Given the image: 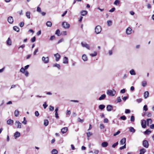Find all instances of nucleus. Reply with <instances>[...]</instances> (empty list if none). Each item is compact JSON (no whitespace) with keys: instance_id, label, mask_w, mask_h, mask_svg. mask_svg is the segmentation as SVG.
I'll list each match as a JSON object with an SVG mask.
<instances>
[{"instance_id":"1","label":"nucleus","mask_w":154,"mask_h":154,"mask_svg":"<svg viewBox=\"0 0 154 154\" xmlns=\"http://www.w3.org/2000/svg\"><path fill=\"white\" fill-rule=\"evenodd\" d=\"M107 94L110 96H114L116 93V91L114 90H109L106 92Z\"/></svg>"},{"instance_id":"2","label":"nucleus","mask_w":154,"mask_h":154,"mask_svg":"<svg viewBox=\"0 0 154 154\" xmlns=\"http://www.w3.org/2000/svg\"><path fill=\"white\" fill-rule=\"evenodd\" d=\"M102 29L101 26H97L95 29V32L97 34L100 33L101 32Z\"/></svg>"},{"instance_id":"3","label":"nucleus","mask_w":154,"mask_h":154,"mask_svg":"<svg viewBox=\"0 0 154 154\" xmlns=\"http://www.w3.org/2000/svg\"><path fill=\"white\" fill-rule=\"evenodd\" d=\"M62 26L65 29H69L70 26V24L66 22H63L62 23Z\"/></svg>"},{"instance_id":"4","label":"nucleus","mask_w":154,"mask_h":154,"mask_svg":"<svg viewBox=\"0 0 154 154\" xmlns=\"http://www.w3.org/2000/svg\"><path fill=\"white\" fill-rule=\"evenodd\" d=\"M81 45L83 47H85L88 49L90 50V46L86 43L82 42Z\"/></svg>"},{"instance_id":"5","label":"nucleus","mask_w":154,"mask_h":154,"mask_svg":"<svg viewBox=\"0 0 154 154\" xmlns=\"http://www.w3.org/2000/svg\"><path fill=\"white\" fill-rule=\"evenodd\" d=\"M143 146L146 148H148L149 146V143L147 140H144L143 141Z\"/></svg>"},{"instance_id":"6","label":"nucleus","mask_w":154,"mask_h":154,"mask_svg":"<svg viewBox=\"0 0 154 154\" xmlns=\"http://www.w3.org/2000/svg\"><path fill=\"white\" fill-rule=\"evenodd\" d=\"M42 61L45 63H47L49 62V58L48 57H43L42 58Z\"/></svg>"},{"instance_id":"7","label":"nucleus","mask_w":154,"mask_h":154,"mask_svg":"<svg viewBox=\"0 0 154 154\" xmlns=\"http://www.w3.org/2000/svg\"><path fill=\"white\" fill-rule=\"evenodd\" d=\"M15 125L17 126V128H21V123L19 121H16L15 123Z\"/></svg>"},{"instance_id":"8","label":"nucleus","mask_w":154,"mask_h":154,"mask_svg":"<svg viewBox=\"0 0 154 154\" xmlns=\"http://www.w3.org/2000/svg\"><path fill=\"white\" fill-rule=\"evenodd\" d=\"M146 121L145 120H142L141 122L142 127L143 128H145L146 127Z\"/></svg>"},{"instance_id":"9","label":"nucleus","mask_w":154,"mask_h":154,"mask_svg":"<svg viewBox=\"0 0 154 154\" xmlns=\"http://www.w3.org/2000/svg\"><path fill=\"white\" fill-rule=\"evenodd\" d=\"M8 21L10 24H12L13 22V19L12 16H10L8 18Z\"/></svg>"},{"instance_id":"10","label":"nucleus","mask_w":154,"mask_h":154,"mask_svg":"<svg viewBox=\"0 0 154 154\" xmlns=\"http://www.w3.org/2000/svg\"><path fill=\"white\" fill-rule=\"evenodd\" d=\"M131 29L129 27L126 30V33L127 35H130L131 33Z\"/></svg>"},{"instance_id":"11","label":"nucleus","mask_w":154,"mask_h":154,"mask_svg":"<svg viewBox=\"0 0 154 154\" xmlns=\"http://www.w3.org/2000/svg\"><path fill=\"white\" fill-rule=\"evenodd\" d=\"M20 133L18 131H17L14 134V136L15 139H16L19 137L20 136Z\"/></svg>"},{"instance_id":"12","label":"nucleus","mask_w":154,"mask_h":154,"mask_svg":"<svg viewBox=\"0 0 154 154\" xmlns=\"http://www.w3.org/2000/svg\"><path fill=\"white\" fill-rule=\"evenodd\" d=\"M61 132L63 134H64L66 133L68 130V128L67 127H65L63 128L61 130Z\"/></svg>"},{"instance_id":"13","label":"nucleus","mask_w":154,"mask_h":154,"mask_svg":"<svg viewBox=\"0 0 154 154\" xmlns=\"http://www.w3.org/2000/svg\"><path fill=\"white\" fill-rule=\"evenodd\" d=\"M54 57L56 58V60L57 61L59 60L60 58V55L58 53H57L54 55Z\"/></svg>"},{"instance_id":"14","label":"nucleus","mask_w":154,"mask_h":154,"mask_svg":"<svg viewBox=\"0 0 154 154\" xmlns=\"http://www.w3.org/2000/svg\"><path fill=\"white\" fill-rule=\"evenodd\" d=\"M112 108V106L110 105H107L106 107V109L108 111H111Z\"/></svg>"},{"instance_id":"15","label":"nucleus","mask_w":154,"mask_h":154,"mask_svg":"<svg viewBox=\"0 0 154 154\" xmlns=\"http://www.w3.org/2000/svg\"><path fill=\"white\" fill-rule=\"evenodd\" d=\"M6 43L7 45L10 46L12 44V42L10 38H8L6 41Z\"/></svg>"},{"instance_id":"16","label":"nucleus","mask_w":154,"mask_h":154,"mask_svg":"<svg viewBox=\"0 0 154 154\" xmlns=\"http://www.w3.org/2000/svg\"><path fill=\"white\" fill-rule=\"evenodd\" d=\"M88 12L85 10H82L81 12V15L82 16H84L87 14Z\"/></svg>"},{"instance_id":"17","label":"nucleus","mask_w":154,"mask_h":154,"mask_svg":"<svg viewBox=\"0 0 154 154\" xmlns=\"http://www.w3.org/2000/svg\"><path fill=\"white\" fill-rule=\"evenodd\" d=\"M108 144L106 142H104L102 143L101 146L104 147H107L108 146Z\"/></svg>"},{"instance_id":"18","label":"nucleus","mask_w":154,"mask_h":154,"mask_svg":"<svg viewBox=\"0 0 154 154\" xmlns=\"http://www.w3.org/2000/svg\"><path fill=\"white\" fill-rule=\"evenodd\" d=\"M82 59L84 61H87L88 60V57L85 54H83L82 56Z\"/></svg>"},{"instance_id":"19","label":"nucleus","mask_w":154,"mask_h":154,"mask_svg":"<svg viewBox=\"0 0 154 154\" xmlns=\"http://www.w3.org/2000/svg\"><path fill=\"white\" fill-rule=\"evenodd\" d=\"M7 124L9 125H12L14 122L13 120L10 119L7 121Z\"/></svg>"},{"instance_id":"20","label":"nucleus","mask_w":154,"mask_h":154,"mask_svg":"<svg viewBox=\"0 0 154 154\" xmlns=\"http://www.w3.org/2000/svg\"><path fill=\"white\" fill-rule=\"evenodd\" d=\"M149 96V93L148 91H146L144 94V96L145 99L147 98Z\"/></svg>"},{"instance_id":"21","label":"nucleus","mask_w":154,"mask_h":154,"mask_svg":"<svg viewBox=\"0 0 154 154\" xmlns=\"http://www.w3.org/2000/svg\"><path fill=\"white\" fill-rule=\"evenodd\" d=\"M63 63H64L65 64H67L68 63V58L66 57H64L63 58Z\"/></svg>"},{"instance_id":"22","label":"nucleus","mask_w":154,"mask_h":154,"mask_svg":"<svg viewBox=\"0 0 154 154\" xmlns=\"http://www.w3.org/2000/svg\"><path fill=\"white\" fill-rule=\"evenodd\" d=\"M106 97V95L105 94H103L99 98V100H101L105 99Z\"/></svg>"},{"instance_id":"23","label":"nucleus","mask_w":154,"mask_h":154,"mask_svg":"<svg viewBox=\"0 0 154 154\" xmlns=\"http://www.w3.org/2000/svg\"><path fill=\"white\" fill-rule=\"evenodd\" d=\"M146 152V150L144 148H142L140 150V154H144Z\"/></svg>"},{"instance_id":"24","label":"nucleus","mask_w":154,"mask_h":154,"mask_svg":"<svg viewBox=\"0 0 154 154\" xmlns=\"http://www.w3.org/2000/svg\"><path fill=\"white\" fill-rule=\"evenodd\" d=\"M146 121L147 122V125L148 126H149V124H151L152 122V120L151 119H147Z\"/></svg>"},{"instance_id":"25","label":"nucleus","mask_w":154,"mask_h":154,"mask_svg":"<svg viewBox=\"0 0 154 154\" xmlns=\"http://www.w3.org/2000/svg\"><path fill=\"white\" fill-rule=\"evenodd\" d=\"M126 141V139L125 138L122 139L120 141V143L121 145H123L125 143Z\"/></svg>"},{"instance_id":"26","label":"nucleus","mask_w":154,"mask_h":154,"mask_svg":"<svg viewBox=\"0 0 154 154\" xmlns=\"http://www.w3.org/2000/svg\"><path fill=\"white\" fill-rule=\"evenodd\" d=\"M30 12L29 11H27L26 13V16L28 19L30 18Z\"/></svg>"},{"instance_id":"27","label":"nucleus","mask_w":154,"mask_h":154,"mask_svg":"<svg viewBox=\"0 0 154 154\" xmlns=\"http://www.w3.org/2000/svg\"><path fill=\"white\" fill-rule=\"evenodd\" d=\"M130 74L132 75H136V72L133 69H132L130 71Z\"/></svg>"},{"instance_id":"28","label":"nucleus","mask_w":154,"mask_h":154,"mask_svg":"<svg viewBox=\"0 0 154 154\" xmlns=\"http://www.w3.org/2000/svg\"><path fill=\"white\" fill-rule=\"evenodd\" d=\"M60 31L59 29H57L55 32V34L57 35L58 36H60L61 35V33H60Z\"/></svg>"},{"instance_id":"29","label":"nucleus","mask_w":154,"mask_h":154,"mask_svg":"<svg viewBox=\"0 0 154 154\" xmlns=\"http://www.w3.org/2000/svg\"><path fill=\"white\" fill-rule=\"evenodd\" d=\"M46 25L48 27H51L52 26V23L51 21H48L46 23Z\"/></svg>"},{"instance_id":"30","label":"nucleus","mask_w":154,"mask_h":154,"mask_svg":"<svg viewBox=\"0 0 154 154\" xmlns=\"http://www.w3.org/2000/svg\"><path fill=\"white\" fill-rule=\"evenodd\" d=\"M48 123H49V122H48V120L45 119V120H44V124L45 126H47L48 125Z\"/></svg>"},{"instance_id":"31","label":"nucleus","mask_w":154,"mask_h":154,"mask_svg":"<svg viewBox=\"0 0 154 154\" xmlns=\"http://www.w3.org/2000/svg\"><path fill=\"white\" fill-rule=\"evenodd\" d=\"M129 131L131 132H132L133 133L135 131V129L133 127H131L129 128Z\"/></svg>"},{"instance_id":"32","label":"nucleus","mask_w":154,"mask_h":154,"mask_svg":"<svg viewBox=\"0 0 154 154\" xmlns=\"http://www.w3.org/2000/svg\"><path fill=\"white\" fill-rule=\"evenodd\" d=\"M151 132L148 129L146 130L144 132V134H146L149 135Z\"/></svg>"},{"instance_id":"33","label":"nucleus","mask_w":154,"mask_h":154,"mask_svg":"<svg viewBox=\"0 0 154 154\" xmlns=\"http://www.w3.org/2000/svg\"><path fill=\"white\" fill-rule=\"evenodd\" d=\"M19 112L18 110H15V111L14 112V113L15 116L16 117L18 116V115H19Z\"/></svg>"},{"instance_id":"34","label":"nucleus","mask_w":154,"mask_h":154,"mask_svg":"<svg viewBox=\"0 0 154 154\" xmlns=\"http://www.w3.org/2000/svg\"><path fill=\"white\" fill-rule=\"evenodd\" d=\"M51 153L52 154H57L58 153V151L56 149H53L52 150Z\"/></svg>"},{"instance_id":"35","label":"nucleus","mask_w":154,"mask_h":154,"mask_svg":"<svg viewBox=\"0 0 154 154\" xmlns=\"http://www.w3.org/2000/svg\"><path fill=\"white\" fill-rule=\"evenodd\" d=\"M13 29L17 31V32H18L19 31V29L18 27L17 26H14L13 27Z\"/></svg>"},{"instance_id":"36","label":"nucleus","mask_w":154,"mask_h":154,"mask_svg":"<svg viewBox=\"0 0 154 154\" xmlns=\"http://www.w3.org/2000/svg\"><path fill=\"white\" fill-rule=\"evenodd\" d=\"M99 107L100 109L102 110L105 108V106L104 105L101 104L99 106Z\"/></svg>"},{"instance_id":"37","label":"nucleus","mask_w":154,"mask_h":154,"mask_svg":"<svg viewBox=\"0 0 154 154\" xmlns=\"http://www.w3.org/2000/svg\"><path fill=\"white\" fill-rule=\"evenodd\" d=\"M142 84L143 87H145L147 85L146 82V81H143L142 82Z\"/></svg>"},{"instance_id":"38","label":"nucleus","mask_w":154,"mask_h":154,"mask_svg":"<svg viewBox=\"0 0 154 154\" xmlns=\"http://www.w3.org/2000/svg\"><path fill=\"white\" fill-rule=\"evenodd\" d=\"M54 66L57 67L59 69H60V64L57 63L54 64Z\"/></svg>"},{"instance_id":"39","label":"nucleus","mask_w":154,"mask_h":154,"mask_svg":"<svg viewBox=\"0 0 154 154\" xmlns=\"http://www.w3.org/2000/svg\"><path fill=\"white\" fill-rule=\"evenodd\" d=\"M25 69L23 67H22L20 70V72L23 73H24V72L26 71Z\"/></svg>"},{"instance_id":"40","label":"nucleus","mask_w":154,"mask_h":154,"mask_svg":"<svg viewBox=\"0 0 154 154\" xmlns=\"http://www.w3.org/2000/svg\"><path fill=\"white\" fill-rule=\"evenodd\" d=\"M97 54V52L95 51L93 54H91L90 55L92 57L96 56Z\"/></svg>"},{"instance_id":"41","label":"nucleus","mask_w":154,"mask_h":154,"mask_svg":"<svg viewBox=\"0 0 154 154\" xmlns=\"http://www.w3.org/2000/svg\"><path fill=\"white\" fill-rule=\"evenodd\" d=\"M114 4L116 5H119V1L118 0H116L114 2Z\"/></svg>"},{"instance_id":"42","label":"nucleus","mask_w":154,"mask_h":154,"mask_svg":"<svg viewBox=\"0 0 154 154\" xmlns=\"http://www.w3.org/2000/svg\"><path fill=\"white\" fill-rule=\"evenodd\" d=\"M49 109L50 111H53L54 110V109L53 106H50L49 107Z\"/></svg>"},{"instance_id":"43","label":"nucleus","mask_w":154,"mask_h":154,"mask_svg":"<svg viewBox=\"0 0 154 154\" xmlns=\"http://www.w3.org/2000/svg\"><path fill=\"white\" fill-rule=\"evenodd\" d=\"M134 120H135L134 117L133 116H132L131 117V121L133 122H134Z\"/></svg>"},{"instance_id":"44","label":"nucleus","mask_w":154,"mask_h":154,"mask_svg":"<svg viewBox=\"0 0 154 154\" xmlns=\"http://www.w3.org/2000/svg\"><path fill=\"white\" fill-rule=\"evenodd\" d=\"M61 34L63 35H67V32L66 31H63L61 32Z\"/></svg>"},{"instance_id":"45","label":"nucleus","mask_w":154,"mask_h":154,"mask_svg":"<svg viewBox=\"0 0 154 154\" xmlns=\"http://www.w3.org/2000/svg\"><path fill=\"white\" fill-rule=\"evenodd\" d=\"M19 25L21 27H22L24 26V23L23 22H21L19 23Z\"/></svg>"},{"instance_id":"46","label":"nucleus","mask_w":154,"mask_h":154,"mask_svg":"<svg viewBox=\"0 0 154 154\" xmlns=\"http://www.w3.org/2000/svg\"><path fill=\"white\" fill-rule=\"evenodd\" d=\"M88 137V138L92 135V134L90 132H88L87 133Z\"/></svg>"},{"instance_id":"47","label":"nucleus","mask_w":154,"mask_h":154,"mask_svg":"<svg viewBox=\"0 0 154 154\" xmlns=\"http://www.w3.org/2000/svg\"><path fill=\"white\" fill-rule=\"evenodd\" d=\"M120 118L121 119H122L123 120H125L126 119V117L125 116H121L120 117Z\"/></svg>"},{"instance_id":"48","label":"nucleus","mask_w":154,"mask_h":154,"mask_svg":"<svg viewBox=\"0 0 154 154\" xmlns=\"http://www.w3.org/2000/svg\"><path fill=\"white\" fill-rule=\"evenodd\" d=\"M118 142H116V143H114V144H113L112 145V147H113V148H115V147L117 146L118 145Z\"/></svg>"},{"instance_id":"49","label":"nucleus","mask_w":154,"mask_h":154,"mask_svg":"<svg viewBox=\"0 0 154 154\" xmlns=\"http://www.w3.org/2000/svg\"><path fill=\"white\" fill-rule=\"evenodd\" d=\"M143 109L144 110L146 111L148 110L147 106L146 105H144L143 106Z\"/></svg>"},{"instance_id":"50","label":"nucleus","mask_w":154,"mask_h":154,"mask_svg":"<svg viewBox=\"0 0 154 154\" xmlns=\"http://www.w3.org/2000/svg\"><path fill=\"white\" fill-rule=\"evenodd\" d=\"M23 119H24L23 121L22 122V123H23L25 125H26V124L27 121L26 120V118L25 117H24Z\"/></svg>"},{"instance_id":"51","label":"nucleus","mask_w":154,"mask_h":154,"mask_svg":"<svg viewBox=\"0 0 154 154\" xmlns=\"http://www.w3.org/2000/svg\"><path fill=\"white\" fill-rule=\"evenodd\" d=\"M126 148V144H125L123 146H122L120 147L119 149L120 150H122Z\"/></svg>"},{"instance_id":"52","label":"nucleus","mask_w":154,"mask_h":154,"mask_svg":"<svg viewBox=\"0 0 154 154\" xmlns=\"http://www.w3.org/2000/svg\"><path fill=\"white\" fill-rule=\"evenodd\" d=\"M55 38V36L54 35L51 36L50 38V40L51 41H52Z\"/></svg>"},{"instance_id":"53","label":"nucleus","mask_w":154,"mask_h":154,"mask_svg":"<svg viewBox=\"0 0 154 154\" xmlns=\"http://www.w3.org/2000/svg\"><path fill=\"white\" fill-rule=\"evenodd\" d=\"M120 133V131H118L116 133H115L114 134L113 136H116V135L119 134Z\"/></svg>"},{"instance_id":"54","label":"nucleus","mask_w":154,"mask_h":154,"mask_svg":"<svg viewBox=\"0 0 154 154\" xmlns=\"http://www.w3.org/2000/svg\"><path fill=\"white\" fill-rule=\"evenodd\" d=\"M24 74H25V75L26 76L28 77V76L29 73L28 72V71H26L24 72Z\"/></svg>"},{"instance_id":"55","label":"nucleus","mask_w":154,"mask_h":154,"mask_svg":"<svg viewBox=\"0 0 154 154\" xmlns=\"http://www.w3.org/2000/svg\"><path fill=\"white\" fill-rule=\"evenodd\" d=\"M117 103L120 102L121 101V99L120 97H117Z\"/></svg>"},{"instance_id":"56","label":"nucleus","mask_w":154,"mask_h":154,"mask_svg":"<svg viewBox=\"0 0 154 154\" xmlns=\"http://www.w3.org/2000/svg\"><path fill=\"white\" fill-rule=\"evenodd\" d=\"M107 24L108 26H110L112 24V21L111 20H108L107 21Z\"/></svg>"},{"instance_id":"57","label":"nucleus","mask_w":154,"mask_h":154,"mask_svg":"<svg viewBox=\"0 0 154 154\" xmlns=\"http://www.w3.org/2000/svg\"><path fill=\"white\" fill-rule=\"evenodd\" d=\"M43 106L44 109H46V108L48 106V105L47 104H46V102H45L43 104Z\"/></svg>"},{"instance_id":"58","label":"nucleus","mask_w":154,"mask_h":154,"mask_svg":"<svg viewBox=\"0 0 154 154\" xmlns=\"http://www.w3.org/2000/svg\"><path fill=\"white\" fill-rule=\"evenodd\" d=\"M35 116H36L37 117L39 115V113L38 111H35Z\"/></svg>"},{"instance_id":"59","label":"nucleus","mask_w":154,"mask_h":154,"mask_svg":"<svg viewBox=\"0 0 154 154\" xmlns=\"http://www.w3.org/2000/svg\"><path fill=\"white\" fill-rule=\"evenodd\" d=\"M109 55L111 56L112 54V50H109L108 51Z\"/></svg>"},{"instance_id":"60","label":"nucleus","mask_w":154,"mask_h":154,"mask_svg":"<svg viewBox=\"0 0 154 154\" xmlns=\"http://www.w3.org/2000/svg\"><path fill=\"white\" fill-rule=\"evenodd\" d=\"M142 100V99L141 98H139L138 99H137L136 100V101L138 103H140Z\"/></svg>"},{"instance_id":"61","label":"nucleus","mask_w":154,"mask_h":154,"mask_svg":"<svg viewBox=\"0 0 154 154\" xmlns=\"http://www.w3.org/2000/svg\"><path fill=\"white\" fill-rule=\"evenodd\" d=\"M125 113H129L130 112V110L128 109H126L125 110Z\"/></svg>"},{"instance_id":"62","label":"nucleus","mask_w":154,"mask_h":154,"mask_svg":"<svg viewBox=\"0 0 154 154\" xmlns=\"http://www.w3.org/2000/svg\"><path fill=\"white\" fill-rule=\"evenodd\" d=\"M125 92V89H123L121 90L120 91V92L121 93L124 94Z\"/></svg>"},{"instance_id":"63","label":"nucleus","mask_w":154,"mask_h":154,"mask_svg":"<svg viewBox=\"0 0 154 154\" xmlns=\"http://www.w3.org/2000/svg\"><path fill=\"white\" fill-rule=\"evenodd\" d=\"M36 38L35 37H33V38H32V39L31 40V41L32 42H34Z\"/></svg>"},{"instance_id":"64","label":"nucleus","mask_w":154,"mask_h":154,"mask_svg":"<svg viewBox=\"0 0 154 154\" xmlns=\"http://www.w3.org/2000/svg\"><path fill=\"white\" fill-rule=\"evenodd\" d=\"M37 11L39 12H41V10L40 7H38L37 8Z\"/></svg>"}]
</instances>
